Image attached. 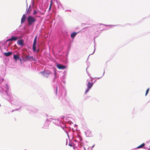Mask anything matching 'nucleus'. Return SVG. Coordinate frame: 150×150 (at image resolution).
<instances>
[{
  "label": "nucleus",
  "mask_w": 150,
  "mask_h": 150,
  "mask_svg": "<svg viewBox=\"0 0 150 150\" xmlns=\"http://www.w3.org/2000/svg\"><path fill=\"white\" fill-rule=\"evenodd\" d=\"M96 81V80H95V81H94V82H93V83H95V82Z\"/></svg>",
  "instance_id": "55"
},
{
  "label": "nucleus",
  "mask_w": 150,
  "mask_h": 150,
  "mask_svg": "<svg viewBox=\"0 0 150 150\" xmlns=\"http://www.w3.org/2000/svg\"><path fill=\"white\" fill-rule=\"evenodd\" d=\"M51 120L50 117H49L47 118L43 126L44 128L47 129L48 128L50 124V122H51Z\"/></svg>",
  "instance_id": "8"
},
{
  "label": "nucleus",
  "mask_w": 150,
  "mask_h": 150,
  "mask_svg": "<svg viewBox=\"0 0 150 150\" xmlns=\"http://www.w3.org/2000/svg\"><path fill=\"white\" fill-rule=\"evenodd\" d=\"M31 5H30L29 7V8H28V9H29V10H30V8L31 7Z\"/></svg>",
  "instance_id": "45"
},
{
  "label": "nucleus",
  "mask_w": 150,
  "mask_h": 150,
  "mask_svg": "<svg viewBox=\"0 0 150 150\" xmlns=\"http://www.w3.org/2000/svg\"><path fill=\"white\" fill-rule=\"evenodd\" d=\"M23 35H11V38H10L4 41L3 44L5 45L6 42L9 41H16L18 39L21 38L23 37Z\"/></svg>",
  "instance_id": "5"
},
{
  "label": "nucleus",
  "mask_w": 150,
  "mask_h": 150,
  "mask_svg": "<svg viewBox=\"0 0 150 150\" xmlns=\"http://www.w3.org/2000/svg\"><path fill=\"white\" fill-rule=\"evenodd\" d=\"M9 87L7 83L4 84L1 87L0 92L2 97L5 99L7 100L12 104L16 105H20L19 108L13 110L12 112L19 110L23 106V103L21 102L20 99L16 96L11 97L10 96V92L8 91Z\"/></svg>",
  "instance_id": "1"
},
{
  "label": "nucleus",
  "mask_w": 150,
  "mask_h": 150,
  "mask_svg": "<svg viewBox=\"0 0 150 150\" xmlns=\"http://www.w3.org/2000/svg\"><path fill=\"white\" fill-rule=\"evenodd\" d=\"M0 49L1 50V51H2V50L1 48V47H0Z\"/></svg>",
  "instance_id": "52"
},
{
  "label": "nucleus",
  "mask_w": 150,
  "mask_h": 150,
  "mask_svg": "<svg viewBox=\"0 0 150 150\" xmlns=\"http://www.w3.org/2000/svg\"><path fill=\"white\" fill-rule=\"evenodd\" d=\"M77 130L76 129V131H75L72 128L71 132L69 133L72 136V139L73 141L77 143L81 142L82 141V139L80 134L77 132Z\"/></svg>",
  "instance_id": "3"
},
{
  "label": "nucleus",
  "mask_w": 150,
  "mask_h": 150,
  "mask_svg": "<svg viewBox=\"0 0 150 150\" xmlns=\"http://www.w3.org/2000/svg\"><path fill=\"white\" fill-rule=\"evenodd\" d=\"M66 93L64 90L62 91L59 90V96H60L59 99L61 100V103L63 104L68 103L69 101V99L68 97L66 96Z\"/></svg>",
  "instance_id": "4"
},
{
  "label": "nucleus",
  "mask_w": 150,
  "mask_h": 150,
  "mask_svg": "<svg viewBox=\"0 0 150 150\" xmlns=\"http://www.w3.org/2000/svg\"><path fill=\"white\" fill-rule=\"evenodd\" d=\"M30 13V10L28 9L27 8L25 12V13L26 14H27L28 13Z\"/></svg>",
  "instance_id": "34"
},
{
  "label": "nucleus",
  "mask_w": 150,
  "mask_h": 150,
  "mask_svg": "<svg viewBox=\"0 0 150 150\" xmlns=\"http://www.w3.org/2000/svg\"><path fill=\"white\" fill-rule=\"evenodd\" d=\"M145 144L144 143H143L142 144H141V145H140V146H138V147H137L135 148V149H139V148H141L146 149V147L143 148V147H144L145 146Z\"/></svg>",
  "instance_id": "23"
},
{
  "label": "nucleus",
  "mask_w": 150,
  "mask_h": 150,
  "mask_svg": "<svg viewBox=\"0 0 150 150\" xmlns=\"http://www.w3.org/2000/svg\"><path fill=\"white\" fill-rule=\"evenodd\" d=\"M63 75L62 77L63 79H64L66 77V74H67V71H64L63 72Z\"/></svg>",
  "instance_id": "27"
},
{
  "label": "nucleus",
  "mask_w": 150,
  "mask_h": 150,
  "mask_svg": "<svg viewBox=\"0 0 150 150\" xmlns=\"http://www.w3.org/2000/svg\"><path fill=\"white\" fill-rule=\"evenodd\" d=\"M94 146H95V144H94V145H93L92 146L91 148H92H92H93L94 147Z\"/></svg>",
  "instance_id": "50"
},
{
  "label": "nucleus",
  "mask_w": 150,
  "mask_h": 150,
  "mask_svg": "<svg viewBox=\"0 0 150 150\" xmlns=\"http://www.w3.org/2000/svg\"><path fill=\"white\" fill-rule=\"evenodd\" d=\"M149 88H148L146 90V94H145V96H146L147 95L148 93H149Z\"/></svg>",
  "instance_id": "35"
},
{
  "label": "nucleus",
  "mask_w": 150,
  "mask_h": 150,
  "mask_svg": "<svg viewBox=\"0 0 150 150\" xmlns=\"http://www.w3.org/2000/svg\"><path fill=\"white\" fill-rule=\"evenodd\" d=\"M88 67H87L86 68V71H87V68H88ZM86 72H87V71H86Z\"/></svg>",
  "instance_id": "54"
},
{
  "label": "nucleus",
  "mask_w": 150,
  "mask_h": 150,
  "mask_svg": "<svg viewBox=\"0 0 150 150\" xmlns=\"http://www.w3.org/2000/svg\"><path fill=\"white\" fill-rule=\"evenodd\" d=\"M39 50H40L39 49L36 50V51L33 52H38L39 51Z\"/></svg>",
  "instance_id": "42"
},
{
  "label": "nucleus",
  "mask_w": 150,
  "mask_h": 150,
  "mask_svg": "<svg viewBox=\"0 0 150 150\" xmlns=\"http://www.w3.org/2000/svg\"><path fill=\"white\" fill-rule=\"evenodd\" d=\"M51 121L52 122L56 125L58 126H59L60 125V123L61 122V121L58 119H54L53 118H52L51 116Z\"/></svg>",
  "instance_id": "10"
},
{
  "label": "nucleus",
  "mask_w": 150,
  "mask_h": 150,
  "mask_svg": "<svg viewBox=\"0 0 150 150\" xmlns=\"http://www.w3.org/2000/svg\"><path fill=\"white\" fill-rule=\"evenodd\" d=\"M17 43L18 45L23 47L24 45V40L23 39H20L17 41Z\"/></svg>",
  "instance_id": "14"
},
{
  "label": "nucleus",
  "mask_w": 150,
  "mask_h": 150,
  "mask_svg": "<svg viewBox=\"0 0 150 150\" xmlns=\"http://www.w3.org/2000/svg\"><path fill=\"white\" fill-rule=\"evenodd\" d=\"M95 46H96V44H94V52H93L91 54H90L89 56H88V58H89V56L90 55H91V54H93L95 52V50H96V47H95Z\"/></svg>",
  "instance_id": "33"
},
{
  "label": "nucleus",
  "mask_w": 150,
  "mask_h": 150,
  "mask_svg": "<svg viewBox=\"0 0 150 150\" xmlns=\"http://www.w3.org/2000/svg\"><path fill=\"white\" fill-rule=\"evenodd\" d=\"M58 92V88L57 86H56V88H55L54 93L56 95H57Z\"/></svg>",
  "instance_id": "30"
},
{
  "label": "nucleus",
  "mask_w": 150,
  "mask_h": 150,
  "mask_svg": "<svg viewBox=\"0 0 150 150\" xmlns=\"http://www.w3.org/2000/svg\"><path fill=\"white\" fill-rule=\"evenodd\" d=\"M31 4L32 8H33V6L35 4L34 0H31Z\"/></svg>",
  "instance_id": "31"
},
{
  "label": "nucleus",
  "mask_w": 150,
  "mask_h": 150,
  "mask_svg": "<svg viewBox=\"0 0 150 150\" xmlns=\"http://www.w3.org/2000/svg\"><path fill=\"white\" fill-rule=\"evenodd\" d=\"M67 144V142H66V144Z\"/></svg>",
  "instance_id": "58"
},
{
  "label": "nucleus",
  "mask_w": 150,
  "mask_h": 150,
  "mask_svg": "<svg viewBox=\"0 0 150 150\" xmlns=\"http://www.w3.org/2000/svg\"><path fill=\"white\" fill-rule=\"evenodd\" d=\"M27 21L29 25L34 26L35 23L36 21V19L33 16H29L27 18Z\"/></svg>",
  "instance_id": "7"
},
{
  "label": "nucleus",
  "mask_w": 150,
  "mask_h": 150,
  "mask_svg": "<svg viewBox=\"0 0 150 150\" xmlns=\"http://www.w3.org/2000/svg\"><path fill=\"white\" fill-rule=\"evenodd\" d=\"M90 89L87 88L86 89V90L85 91V93H86L87 92H88Z\"/></svg>",
  "instance_id": "37"
},
{
  "label": "nucleus",
  "mask_w": 150,
  "mask_h": 150,
  "mask_svg": "<svg viewBox=\"0 0 150 150\" xmlns=\"http://www.w3.org/2000/svg\"><path fill=\"white\" fill-rule=\"evenodd\" d=\"M12 54V52H5L4 53V54L6 56L8 57L11 56Z\"/></svg>",
  "instance_id": "18"
},
{
  "label": "nucleus",
  "mask_w": 150,
  "mask_h": 150,
  "mask_svg": "<svg viewBox=\"0 0 150 150\" xmlns=\"http://www.w3.org/2000/svg\"><path fill=\"white\" fill-rule=\"evenodd\" d=\"M80 147V149L79 150H86L84 146L81 145Z\"/></svg>",
  "instance_id": "28"
},
{
  "label": "nucleus",
  "mask_w": 150,
  "mask_h": 150,
  "mask_svg": "<svg viewBox=\"0 0 150 150\" xmlns=\"http://www.w3.org/2000/svg\"><path fill=\"white\" fill-rule=\"evenodd\" d=\"M32 10V8H31L30 9V13H31V11Z\"/></svg>",
  "instance_id": "46"
},
{
  "label": "nucleus",
  "mask_w": 150,
  "mask_h": 150,
  "mask_svg": "<svg viewBox=\"0 0 150 150\" xmlns=\"http://www.w3.org/2000/svg\"><path fill=\"white\" fill-rule=\"evenodd\" d=\"M4 49L6 50L7 51H8V49H6V47H5V46H4Z\"/></svg>",
  "instance_id": "48"
},
{
  "label": "nucleus",
  "mask_w": 150,
  "mask_h": 150,
  "mask_svg": "<svg viewBox=\"0 0 150 150\" xmlns=\"http://www.w3.org/2000/svg\"><path fill=\"white\" fill-rule=\"evenodd\" d=\"M108 28H106V29H104V30H108Z\"/></svg>",
  "instance_id": "53"
},
{
  "label": "nucleus",
  "mask_w": 150,
  "mask_h": 150,
  "mask_svg": "<svg viewBox=\"0 0 150 150\" xmlns=\"http://www.w3.org/2000/svg\"><path fill=\"white\" fill-rule=\"evenodd\" d=\"M26 32L27 33H28L30 32V29L28 28V29H26Z\"/></svg>",
  "instance_id": "41"
},
{
  "label": "nucleus",
  "mask_w": 150,
  "mask_h": 150,
  "mask_svg": "<svg viewBox=\"0 0 150 150\" xmlns=\"http://www.w3.org/2000/svg\"><path fill=\"white\" fill-rule=\"evenodd\" d=\"M93 84V83H90V82L88 83L87 87L88 88L91 89Z\"/></svg>",
  "instance_id": "19"
},
{
  "label": "nucleus",
  "mask_w": 150,
  "mask_h": 150,
  "mask_svg": "<svg viewBox=\"0 0 150 150\" xmlns=\"http://www.w3.org/2000/svg\"><path fill=\"white\" fill-rule=\"evenodd\" d=\"M100 25H105L106 26H110V28H112L114 27H115L117 25H104L103 24H100Z\"/></svg>",
  "instance_id": "26"
},
{
  "label": "nucleus",
  "mask_w": 150,
  "mask_h": 150,
  "mask_svg": "<svg viewBox=\"0 0 150 150\" xmlns=\"http://www.w3.org/2000/svg\"><path fill=\"white\" fill-rule=\"evenodd\" d=\"M23 60L25 61H29L31 62L32 61H36V59L32 56H29V55H28L25 57L24 59Z\"/></svg>",
  "instance_id": "11"
},
{
  "label": "nucleus",
  "mask_w": 150,
  "mask_h": 150,
  "mask_svg": "<svg viewBox=\"0 0 150 150\" xmlns=\"http://www.w3.org/2000/svg\"><path fill=\"white\" fill-rule=\"evenodd\" d=\"M104 74H105V71H104L102 75L100 77H97L96 78L97 79H100V78H101L103 76V75Z\"/></svg>",
  "instance_id": "38"
},
{
  "label": "nucleus",
  "mask_w": 150,
  "mask_h": 150,
  "mask_svg": "<svg viewBox=\"0 0 150 150\" xmlns=\"http://www.w3.org/2000/svg\"><path fill=\"white\" fill-rule=\"evenodd\" d=\"M71 118L70 117H67L66 118L67 121L66 122H67V123L66 124L63 123L61 121V122L60 123V125L59 126L61 127L62 129L64 130V131L67 134V135L68 137L69 138V134L68 133H70L71 132V131L72 130V128L71 129L70 127H67V124H69L70 125H71L72 124H73V123L69 119Z\"/></svg>",
  "instance_id": "2"
},
{
  "label": "nucleus",
  "mask_w": 150,
  "mask_h": 150,
  "mask_svg": "<svg viewBox=\"0 0 150 150\" xmlns=\"http://www.w3.org/2000/svg\"><path fill=\"white\" fill-rule=\"evenodd\" d=\"M57 67L59 69H64L66 68L65 66L60 64H57Z\"/></svg>",
  "instance_id": "15"
},
{
  "label": "nucleus",
  "mask_w": 150,
  "mask_h": 150,
  "mask_svg": "<svg viewBox=\"0 0 150 150\" xmlns=\"http://www.w3.org/2000/svg\"><path fill=\"white\" fill-rule=\"evenodd\" d=\"M31 107H33L30 105H27L26 106L25 108L31 112L33 108H31Z\"/></svg>",
  "instance_id": "22"
},
{
  "label": "nucleus",
  "mask_w": 150,
  "mask_h": 150,
  "mask_svg": "<svg viewBox=\"0 0 150 150\" xmlns=\"http://www.w3.org/2000/svg\"><path fill=\"white\" fill-rule=\"evenodd\" d=\"M45 11L44 12H42L37 9H33L32 15L34 17L39 18L41 17V15H43L45 13Z\"/></svg>",
  "instance_id": "6"
},
{
  "label": "nucleus",
  "mask_w": 150,
  "mask_h": 150,
  "mask_svg": "<svg viewBox=\"0 0 150 150\" xmlns=\"http://www.w3.org/2000/svg\"><path fill=\"white\" fill-rule=\"evenodd\" d=\"M73 143L72 142H69V146H73Z\"/></svg>",
  "instance_id": "36"
},
{
  "label": "nucleus",
  "mask_w": 150,
  "mask_h": 150,
  "mask_svg": "<svg viewBox=\"0 0 150 150\" xmlns=\"http://www.w3.org/2000/svg\"><path fill=\"white\" fill-rule=\"evenodd\" d=\"M9 45H10V44H9H9H8V46H9Z\"/></svg>",
  "instance_id": "59"
},
{
  "label": "nucleus",
  "mask_w": 150,
  "mask_h": 150,
  "mask_svg": "<svg viewBox=\"0 0 150 150\" xmlns=\"http://www.w3.org/2000/svg\"><path fill=\"white\" fill-rule=\"evenodd\" d=\"M88 150H92V149L90 147H89L88 148Z\"/></svg>",
  "instance_id": "44"
},
{
  "label": "nucleus",
  "mask_w": 150,
  "mask_h": 150,
  "mask_svg": "<svg viewBox=\"0 0 150 150\" xmlns=\"http://www.w3.org/2000/svg\"><path fill=\"white\" fill-rule=\"evenodd\" d=\"M95 42V40L94 39V42Z\"/></svg>",
  "instance_id": "56"
},
{
  "label": "nucleus",
  "mask_w": 150,
  "mask_h": 150,
  "mask_svg": "<svg viewBox=\"0 0 150 150\" xmlns=\"http://www.w3.org/2000/svg\"><path fill=\"white\" fill-rule=\"evenodd\" d=\"M54 77L53 79V81L54 82L56 81V79L57 78L59 77V75L56 73L55 71H54Z\"/></svg>",
  "instance_id": "20"
},
{
  "label": "nucleus",
  "mask_w": 150,
  "mask_h": 150,
  "mask_svg": "<svg viewBox=\"0 0 150 150\" xmlns=\"http://www.w3.org/2000/svg\"><path fill=\"white\" fill-rule=\"evenodd\" d=\"M78 59H72L71 61L72 63H75L76 61Z\"/></svg>",
  "instance_id": "32"
},
{
  "label": "nucleus",
  "mask_w": 150,
  "mask_h": 150,
  "mask_svg": "<svg viewBox=\"0 0 150 150\" xmlns=\"http://www.w3.org/2000/svg\"><path fill=\"white\" fill-rule=\"evenodd\" d=\"M71 11V10H65V12H66V11Z\"/></svg>",
  "instance_id": "49"
},
{
  "label": "nucleus",
  "mask_w": 150,
  "mask_h": 150,
  "mask_svg": "<svg viewBox=\"0 0 150 150\" xmlns=\"http://www.w3.org/2000/svg\"><path fill=\"white\" fill-rule=\"evenodd\" d=\"M31 108H33L31 112L33 113H37L38 112V110L36 108L33 107H31Z\"/></svg>",
  "instance_id": "25"
},
{
  "label": "nucleus",
  "mask_w": 150,
  "mask_h": 150,
  "mask_svg": "<svg viewBox=\"0 0 150 150\" xmlns=\"http://www.w3.org/2000/svg\"><path fill=\"white\" fill-rule=\"evenodd\" d=\"M44 76L47 78L50 75L52 74V72L49 70H46L41 72Z\"/></svg>",
  "instance_id": "9"
},
{
  "label": "nucleus",
  "mask_w": 150,
  "mask_h": 150,
  "mask_svg": "<svg viewBox=\"0 0 150 150\" xmlns=\"http://www.w3.org/2000/svg\"><path fill=\"white\" fill-rule=\"evenodd\" d=\"M13 34L16 35H23L22 33L19 31H15L13 32Z\"/></svg>",
  "instance_id": "17"
},
{
  "label": "nucleus",
  "mask_w": 150,
  "mask_h": 150,
  "mask_svg": "<svg viewBox=\"0 0 150 150\" xmlns=\"http://www.w3.org/2000/svg\"><path fill=\"white\" fill-rule=\"evenodd\" d=\"M4 80V79L3 77H2L1 75H0V85L1 84V83L3 82ZM6 83H5V84ZM2 86H4V85H1L0 86V89H1V87H2Z\"/></svg>",
  "instance_id": "24"
},
{
  "label": "nucleus",
  "mask_w": 150,
  "mask_h": 150,
  "mask_svg": "<svg viewBox=\"0 0 150 150\" xmlns=\"http://www.w3.org/2000/svg\"><path fill=\"white\" fill-rule=\"evenodd\" d=\"M148 150H150V148Z\"/></svg>",
  "instance_id": "57"
},
{
  "label": "nucleus",
  "mask_w": 150,
  "mask_h": 150,
  "mask_svg": "<svg viewBox=\"0 0 150 150\" xmlns=\"http://www.w3.org/2000/svg\"><path fill=\"white\" fill-rule=\"evenodd\" d=\"M26 19L25 18L22 17L21 20V24L25 22Z\"/></svg>",
  "instance_id": "29"
},
{
  "label": "nucleus",
  "mask_w": 150,
  "mask_h": 150,
  "mask_svg": "<svg viewBox=\"0 0 150 150\" xmlns=\"http://www.w3.org/2000/svg\"><path fill=\"white\" fill-rule=\"evenodd\" d=\"M51 8V5H50V8H49V9H50Z\"/></svg>",
  "instance_id": "51"
},
{
  "label": "nucleus",
  "mask_w": 150,
  "mask_h": 150,
  "mask_svg": "<svg viewBox=\"0 0 150 150\" xmlns=\"http://www.w3.org/2000/svg\"><path fill=\"white\" fill-rule=\"evenodd\" d=\"M62 82H63L64 83H65L66 82L64 80V79H62Z\"/></svg>",
  "instance_id": "43"
},
{
  "label": "nucleus",
  "mask_w": 150,
  "mask_h": 150,
  "mask_svg": "<svg viewBox=\"0 0 150 150\" xmlns=\"http://www.w3.org/2000/svg\"><path fill=\"white\" fill-rule=\"evenodd\" d=\"M37 35L35 36L33 41L32 46V49L33 51H36V45L37 43Z\"/></svg>",
  "instance_id": "12"
},
{
  "label": "nucleus",
  "mask_w": 150,
  "mask_h": 150,
  "mask_svg": "<svg viewBox=\"0 0 150 150\" xmlns=\"http://www.w3.org/2000/svg\"><path fill=\"white\" fill-rule=\"evenodd\" d=\"M20 56L16 54H14L13 56V58L16 62L17 60H18Z\"/></svg>",
  "instance_id": "21"
},
{
  "label": "nucleus",
  "mask_w": 150,
  "mask_h": 150,
  "mask_svg": "<svg viewBox=\"0 0 150 150\" xmlns=\"http://www.w3.org/2000/svg\"><path fill=\"white\" fill-rule=\"evenodd\" d=\"M79 32H74L71 34V37L72 39L74 38L76 36V35Z\"/></svg>",
  "instance_id": "16"
},
{
  "label": "nucleus",
  "mask_w": 150,
  "mask_h": 150,
  "mask_svg": "<svg viewBox=\"0 0 150 150\" xmlns=\"http://www.w3.org/2000/svg\"><path fill=\"white\" fill-rule=\"evenodd\" d=\"M18 60H19L20 61L21 63H22V59L20 57H19Z\"/></svg>",
  "instance_id": "40"
},
{
  "label": "nucleus",
  "mask_w": 150,
  "mask_h": 150,
  "mask_svg": "<svg viewBox=\"0 0 150 150\" xmlns=\"http://www.w3.org/2000/svg\"><path fill=\"white\" fill-rule=\"evenodd\" d=\"M22 18H26V15L25 14H24L23 15Z\"/></svg>",
  "instance_id": "39"
},
{
  "label": "nucleus",
  "mask_w": 150,
  "mask_h": 150,
  "mask_svg": "<svg viewBox=\"0 0 150 150\" xmlns=\"http://www.w3.org/2000/svg\"><path fill=\"white\" fill-rule=\"evenodd\" d=\"M136 149L135 148H134V149H131L130 150H135V149Z\"/></svg>",
  "instance_id": "47"
},
{
  "label": "nucleus",
  "mask_w": 150,
  "mask_h": 150,
  "mask_svg": "<svg viewBox=\"0 0 150 150\" xmlns=\"http://www.w3.org/2000/svg\"><path fill=\"white\" fill-rule=\"evenodd\" d=\"M91 132V131L89 129H87L85 132L86 135L87 137H90L92 136Z\"/></svg>",
  "instance_id": "13"
}]
</instances>
